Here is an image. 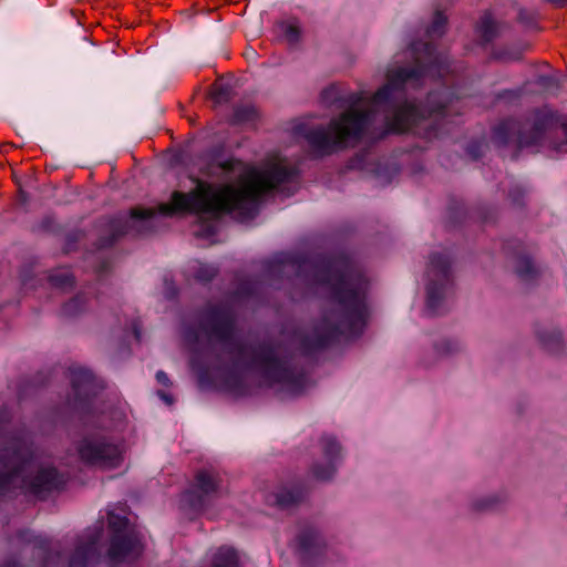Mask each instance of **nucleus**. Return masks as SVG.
I'll list each match as a JSON object with an SVG mask.
<instances>
[{
    "label": "nucleus",
    "instance_id": "obj_20",
    "mask_svg": "<svg viewBox=\"0 0 567 567\" xmlns=\"http://www.w3.org/2000/svg\"><path fill=\"white\" fill-rule=\"evenodd\" d=\"M515 271L519 278L525 281L534 279L537 275V270L534 267L532 260L527 257H519L516 260Z\"/></svg>",
    "mask_w": 567,
    "mask_h": 567
},
{
    "label": "nucleus",
    "instance_id": "obj_24",
    "mask_svg": "<svg viewBox=\"0 0 567 567\" xmlns=\"http://www.w3.org/2000/svg\"><path fill=\"white\" fill-rule=\"evenodd\" d=\"M446 24V18L437 12L434 17V20L431 27L427 29V33L430 37H441L444 33Z\"/></svg>",
    "mask_w": 567,
    "mask_h": 567
},
{
    "label": "nucleus",
    "instance_id": "obj_5",
    "mask_svg": "<svg viewBox=\"0 0 567 567\" xmlns=\"http://www.w3.org/2000/svg\"><path fill=\"white\" fill-rule=\"evenodd\" d=\"M0 444L3 445L0 450V496L13 488H27L41 495L62 483L53 467L39 468L34 477H29L35 464L25 439L1 436Z\"/></svg>",
    "mask_w": 567,
    "mask_h": 567
},
{
    "label": "nucleus",
    "instance_id": "obj_22",
    "mask_svg": "<svg viewBox=\"0 0 567 567\" xmlns=\"http://www.w3.org/2000/svg\"><path fill=\"white\" fill-rule=\"evenodd\" d=\"M257 113L254 106L244 105L237 106L234 111L233 122L234 123H246L250 122L256 117Z\"/></svg>",
    "mask_w": 567,
    "mask_h": 567
},
{
    "label": "nucleus",
    "instance_id": "obj_17",
    "mask_svg": "<svg viewBox=\"0 0 567 567\" xmlns=\"http://www.w3.org/2000/svg\"><path fill=\"white\" fill-rule=\"evenodd\" d=\"M537 337L539 341L546 347L549 351H558L561 348V333L557 330H538Z\"/></svg>",
    "mask_w": 567,
    "mask_h": 567
},
{
    "label": "nucleus",
    "instance_id": "obj_25",
    "mask_svg": "<svg viewBox=\"0 0 567 567\" xmlns=\"http://www.w3.org/2000/svg\"><path fill=\"white\" fill-rule=\"evenodd\" d=\"M536 83L548 92H555L559 87L558 80L548 75L538 76Z\"/></svg>",
    "mask_w": 567,
    "mask_h": 567
},
{
    "label": "nucleus",
    "instance_id": "obj_32",
    "mask_svg": "<svg viewBox=\"0 0 567 567\" xmlns=\"http://www.w3.org/2000/svg\"><path fill=\"white\" fill-rule=\"evenodd\" d=\"M78 308H79V298H75L64 306L63 311L65 315L71 316L78 311Z\"/></svg>",
    "mask_w": 567,
    "mask_h": 567
},
{
    "label": "nucleus",
    "instance_id": "obj_29",
    "mask_svg": "<svg viewBox=\"0 0 567 567\" xmlns=\"http://www.w3.org/2000/svg\"><path fill=\"white\" fill-rule=\"evenodd\" d=\"M437 100H439L437 94H431L429 96V104H431V107L427 111L429 115L440 114V113H442L444 111V109H445L444 104L439 103L435 106L433 105Z\"/></svg>",
    "mask_w": 567,
    "mask_h": 567
},
{
    "label": "nucleus",
    "instance_id": "obj_39",
    "mask_svg": "<svg viewBox=\"0 0 567 567\" xmlns=\"http://www.w3.org/2000/svg\"><path fill=\"white\" fill-rule=\"evenodd\" d=\"M3 567H19V565L16 561H8Z\"/></svg>",
    "mask_w": 567,
    "mask_h": 567
},
{
    "label": "nucleus",
    "instance_id": "obj_1",
    "mask_svg": "<svg viewBox=\"0 0 567 567\" xmlns=\"http://www.w3.org/2000/svg\"><path fill=\"white\" fill-rule=\"evenodd\" d=\"M411 54L415 66L390 70L386 84L373 95L365 112L351 109L333 118L327 127L307 131L305 138L317 155H328L358 143L374 113L384 112L388 131L395 133L409 131L424 117V113L414 104L403 102L399 94L404 84L417 82L426 74L435 75L433 69L439 58L429 43L413 44Z\"/></svg>",
    "mask_w": 567,
    "mask_h": 567
},
{
    "label": "nucleus",
    "instance_id": "obj_9",
    "mask_svg": "<svg viewBox=\"0 0 567 567\" xmlns=\"http://www.w3.org/2000/svg\"><path fill=\"white\" fill-rule=\"evenodd\" d=\"M154 208L135 207L130 210V216H118L111 220L109 230L111 237L107 240H101L100 247L111 246L120 236L126 234H144L153 228V221L156 216Z\"/></svg>",
    "mask_w": 567,
    "mask_h": 567
},
{
    "label": "nucleus",
    "instance_id": "obj_14",
    "mask_svg": "<svg viewBox=\"0 0 567 567\" xmlns=\"http://www.w3.org/2000/svg\"><path fill=\"white\" fill-rule=\"evenodd\" d=\"M71 383L79 399H86L95 394L96 384L91 371L84 368H72Z\"/></svg>",
    "mask_w": 567,
    "mask_h": 567
},
{
    "label": "nucleus",
    "instance_id": "obj_43",
    "mask_svg": "<svg viewBox=\"0 0 567 567\" xmlns=\"http://www.w3.org/2000/svg\"><path fill=\"white\" fill-rule=\"evenodd\" d=\"M55 558H56V559H59V558H60V553H59V551L55 554Z\"/></svg>",
    "mask_w": 567,
    "mask_h": 567
},
{
    "label": "nucleus",
    "instance_id": "obj_36",
    "mask_svg": "<svg viewBox=\"0 0 567 567\" xmlns=\"http://www.w3.org/2000/svg\"><path fill=\"white\" fill-rule=\"evenodd\" d=\"M157 394H158V396H159L162 400H164L167 404H172V403H173V398H172L169 394H167V393H165V392H163V391H158V392H157Z\"/></svg>",
    "mask_w": 567,
    "mask_h": 567
},
{
    "label": "nucleus",
    "instance_id": "obj_33",
    "mask_svg": "<svg viewBox=\"0 0 567 567\" xmlns=\"http://www.w3.org/2000/svg\"><path fill=\"white\" fill-rule=\"evenodd\" d=\"M156 380H157L158 383H161L164 386H169L171 385L169 378L167 377V374L164 371H157Z\"/></svg>",
    "mask_w": 567,
    "mask_h": 567
},
{
    "label": "nucleus",
    "instance_id": "obj_13",
    "mask_svg": "<svg viewBox=\"0 0 567 567\" xmlns=\"http://www.w3.org/2000/svg\"><path fill=\"white\" fill-rule=\"evenodd\" d=\"M322 444L328 461L324 464L315 463L311 467V475L317 481L326 482L331 480L336 473V466L332 461L339 454L340 446L332 437H323Z\"/></svg>",
    "mask_w": 567,
    "mask_h": 567
},
{
    "label": "nucleus",
    "instance_id": "obj_18",
    "mask_svg": "<svg viewBox=\"0 0 567 567\" xmlns=\"http://www.w3.org/2000/svg\"><path fill=\"white\" fill-rule=\"evenodd\" d=\"M212 567H238V558L234 549L221 547L214 556Z\"/></svg>",
    "mask_w": 567,
    "mask_h": 567
},
{
    "label": "nucleus",
    "instance_id": "obj_10",
    "mask_svg": "<svg viewBox=\"0 0 567 567\" xmlns=\"http://www.w3.org/2000/svg\"><path fill=\"white\" fill-rule=\"evenodd\" d=\"M427 307L435 310L450 282V261L441 254H433L427 267Z\"/></svg>",
    "mask_w": 567,
    "mask_h": 567
},
{
    "label": "nucleus",
    "instance_id": "obj_15",
    "mask_svg": "<svg viewBox=\"0 0 567 567\" xmlns=\"http://www.w3.org/2000/svg\"><path fill=\"white\" fill-rule=\"evenodd\" d=\"M305 497V491L300 487H284L275 494V504L280 508H289L300 503Z\"/></svg>",
    "mask_w": 567,
    "mask_h": 567
},
{
    "label": "nucleus",
    "instance_id": "obj_42",
    "mask_svg": "<svg viewBox=\"0 0 567 567\" xmlns=\"http://www.w3.org/2000/svg\"><path fill=\"white\" fill-rule=\"evenodd\" d=\"M362 100H364V96L360 95L353 101V103L355 104L358 102H361Z\"/></svg>",
    "mask_w": 567,
    "mask_h": 567
},
{
    "label": "nucleus",
    "instance_id": "obj_19",
    "mask_svg": "<svg viewBox=\"0 0 567 567\" xmlns=\"http://www.w3.org/2000/svg\"><path fill=\"white\" fill-rule=\"evenodd\" d=\"M478 32L486 42L492 41L498 33V25L489 14H484L478 25Z\"/></svg>",
    "mask_w": 567,
    "mask_h": 567
},
{
    "label": "nucleus",
    "instance_id": "obj_35",
    "mask_svg": "<svg viewBox=\"0 0 567 567\" xmlns=\"http://www.w3.org/2000/svg\"><path fill=\"white\" fill-rule=\"evenodd\" d=\"M495 499L494 498H487L485 501H483L481 504H480V509H487V508H491L494 504Z\"/></svg>",
    "mask_w": 567,
    "mask_h": 567
},
{
    "label": "nucleus",
    "instance_id": "obj_40",
    "mask_svg": "<svg viewBox=\"0 0 567 567\" xmlns=\"http://www.w3.org/2000/svg\"><path fill=\"white\" fill-rule=\"evenodd\" d=\"M334 92V89H328V90H324L323 91V96L326 97V95L330 94V93H333Z\"/></svg>",
    "mask_w": 567,
    "mask_h": 567
},
{
    "label": "nucleus",
    "instance_id": "obj_11",
    "mask_svg": "<svg viewBox=\"0 0 567 567\" xmlns=\"http://www.w3.org/2000/svg\"><path fill=\"white\" fill-rule=\"evenodd\" d=\"M196 488L200 493L199 496L195 497L194 493L189 492L185 494V498L188 504L196 511L205 507V497H212L219 493L220 485L216 475L200 471L196 475Z\"/></svg>",
    "mask_w": 567,
    "mask_h": 567
},
{
    "label": "nucleus",
    "instance_id": "obj_8",
    "mask_svg": "<svg viewBox=\"0 0 567 567\" xmlns=\"http://www.w3.org/2000/svg\"><path fill=\"white\" fill-rule=\"evenodd\" d=\"M127 524L126 517L109 513V527L114 532L109 557L114 563L137 557L142 553L141 539L134 532L126 530Z\"/></svg>",
    "mask_w": 567,
    "mask_h": 567
},
{
    "label": "nucleus",
    "instance_id": "obj_12",
    "mask_svg": "<svg viewBox=\"0 0 567 567\" xmlns=\"http://www.w3.org/2000/svg\"><path fill=\"white\" fill-rule=\"evenodd\" d=\"M102 530L97 528L85 535L84 539L76 546L70 559V567H89L97 559L96 545L101 538Z\"/></svg>",
    "mask_w": 567,
    "mask_h": 567
},
{
    "label": "nucleus",
    "instance_id": "obj_37",
    "mask_svg": "<svg viewBox=\"0 0 567 567\" xmlns=\"http://www.w3.org/2000/svg\"><path fill=\"white\" fill-rule=\"evenodd\" d=\"M519 20H520L522 22L529 23V20H530V19H529V17H528L527 12H525V11L520 10V11H519Z\"/></svg>",
    "mask_w": 567,
    "mask_h": 567
},
{
    "label": "nucleus",
    "instance_id": "obj_2",
    "mask_svg": "<svg viewBox=\"0 0 567 567\" xmlns=\"http://www.w3.org/2000/svg\"><path fill=\"white\" fill-rule=\"evenodd\" d=\"M208 177L237 179V184L214 187L208 183L196 181V187L189 193L174 192L172 204H161L158 213L171 216L175 212H189L213 218L221 214L234 213L238 218H252L258 208L260 196L290 181L296 169L286 159L278 158L261 169L247 168L236 159L214 158L200 166Z\"/></svg>",
    "mask_w": 567,
    "mask_h": 567
},
{
    "label": "nucleus",
    "instance_id": "obj_16",
    "mask_svg": "<svg viewBox=\"0 0 567 567\" xmlns=\"http://www.w3.org/2000/svg\"><path fill=\"white\" fill-rule=\"evenodd\" d=\"M19 537L27 543H32L38 550V555L43 556L45 566L51 564V554L49 553V542L41 536H33L29 532H22Z\"/></svg>",
    "mask_w": 567,
    "mask_h": 567
},
{
    "label": "nucleus",
    "instance_id": "obj_34",
    "mask_svg": "<svg viewBox=\"0 0 567 567\" xmlns=\"http://www.w3.org/2000/svg\"><path fill=\"white\" fill-rule=\"evenodd\" d=\"M51 280L58 285L64 286V285H72L73 280L71 277L65 276L63 280H60L58 276H52Z\"/></svg>",
    "mask_w": 567,
    "mask_h": 567
},
{
    "label": "nucleus",
    "instance_id": "obj_27",
    "mask_svg": "<svg viewBox=\"0 0 567 567\" xmlns=\"http://www.w3.org/2000/svg\"><path fill=\"white\" fill-rule=\"evenodd\" d=\"M457 349L456 344L449 341L443 340L440 343L435 344L434 350L437 357H444L452 352H454Z\"/></svg>",
    "mask_w": 567,
    "mask_h": 567
},
{
    "label": "nucleus",
    "instance_id": "obj_6",
    "mask_svg": "<svg viewBox=\"0 0 567 567\" xmlns=\"http://www.w3.org/2000/svg\"><path fill=\"white\" fill-rule=\"evenodd\" d=\"M558 124L556 113L547 106L535 110L523 123L505 121L495 130V138L507 144L516 133L518 147H530L543 141L544 136Z\"/></svg>",
    "mask_w": 567,
    "mask_h": 567
},
{
    "label": "nucleus",
    "instance_id": "obj_21",
    "mask_svg": "<svg viewBox=\"0 0 567 567\" xmlns=\"http://www.w3.org/2000/svg\"><path fill=\"white\" fill-rule=\"evenodd\" d=\"M299 543L303 550L311 551L322 544L321 537L316 529H307L299 536Z\"/></svg>",
    "mask_w": 567,
    "mask_h": 567
},
{
    "label": "nucleus",
    "instance_id": "obj_7",
    "mask_svg": "<svg viewBox=\"0 0 567 567\" xmlns=\"http://www.w3.org/2000/svg\"><path fill=\"white\" fill-rule=\"evenodd\" d=\"M76 450L82 462L101 468H115L123 460L120 447L104 437H84Z\"/></svg>",
    "mask_w": 567,
    "mask_h": 567
},
{
    "label": "nucleus",
    "instance_id": "obj_3",
    "mask_svg": "<svg viewBox=\"0 0 567 567\" xmlns=\"http://www.w3.org/2000/svg\"><path fill=\"white\" fill-rule=\"evenodd\" d=\"M298 268L315 270V282L329 293L328 305L311 333L301 339L305 351L326 347L339 334L359 333L368 315L365 305L367 281L344 260H334L318 266L303 261Z\"/></svg>",
    "mask_w": 567,
    "mask_h": 567
},
{
    "label": "nucleus",
    "instance_id": "obj_23",
    "mask_svg": "<svg viewBox=\"0 0 567 567\" xmlns=\"http://www.w3.org/2000/svg\"><path fill=\"white\" fill-rule=\"evenodd\" d=\"M212 97L215 101V103H218V104L226 103V102L230 101L233 97L231 89L228 85L217 84L214 87Z\"/></svg>",
    "mask_w": 567,
    "mask_h": 567
},
{
    "label": "nucleus",
    "instance_id": "obj_26",
    "mask_svg": "<svg viewBox=\"0 0 567 567\" xmlns=\"http://www.w3.org/2000/svg\"><path fill=\"white\" fill-rule=\"evenodd\" d=\"M284 34L290 44H296L300 40L301 31L296 24H285Z\"/></svg>",
    "mask_w": 567,
    "mask_h": 567
},
{
    "label": "nucleus",
    "instance_id": "obj_38",
    "mask_svg": "<svg viewBox=\"0 0 567 567\" xmlns=\"http://www.w3.org/2000/svg\"><path fill=\"white\" fill-rule=\"evenodd\" d=\"M561 127H563V131L566 135V142H567V116L565 117V120L561 122Z\"/></svg>",
    "mask_w": 567,
    "mask_h": 567
},
{
    "label": "nucleus",
    "instance_id": "obj_41",
    "mask_svg": "<svg viewBox=\"0 0 567 567\" xmlns=\"http://www.w3.org/2000/svg\"><path fill=\"white\" fill-rule=\"evenodd\" d=\"M468 152H470V154H472V155H473V157H475V158L478 156V153H476V152H475L474 150H472V148H470V150H468Z\"/></svg>",
    "mask_w": 567,
    "mask_h": 567
},
{
    "label": "nucleus",
    "instance_id": "obj_28",
    "mask_svg": "<svg viewBox=\"0 0 567 567\" xmlns=\"http://www.w3.org/2000/svg\"><path fill=\"white\" fill-rule=\"evenodd\" d=\"M217 274V270L212 266H200L196 271V278L203 281L212 280Z\"/></svg>",
    "mask_w": 567,
    "mask_h": 567
},
{
    "label": "nucleus",
    "instance_id": "obj_4",
    "mask_svg": "<svg viewBox=\"0 0 567 567\" xmlns=\"http://www.w3.org/2000/svg\"><path fill=\"white\" fill-rule=\"evenodd\" d=\"M234 321L229 308L212 306L202 313L199 324L212 343L220 344L223 351L230 354L235 365L258 369L267 385L280 384L284 391L298 393L301 379L277 360L271 348L241 344L235 338Z\"/></svg>",
    "mask_w": 567,
    "mask_h": 567
},
{
    "label": "nucleus",
    "instance_id": "obj_30",
    "mask_svg": "<svg viewBox=\"0 0 567 567\" xmlns=\"http://www.w3.org/2000/svg\"><path fill=\"white\" fill-rule=\"evenodd\" d=\"M525 189L522 186H514L513 189L509 192V197L514 204H522V199L525 195Z\"/></svg>",
    "mask_w": 567,
    "mask_h": 567
},
{
    "label": "nucleus",
    "instance_id": "obj_31",
    "mask_svg": "<svg viewBox=\"0 0 567 567\" xmlns=\"http://www.w3.org/2000/svg\"><path fill=\"white\" fill-rule=\"evenodd\" d=\"M296 264L297 262L291 259L280 260V261L274 262V269H278L280 271H288L289 269H295Z\"/></svg>",
    "mask_w": 567,
    "mask_h": 567
}]
</instances>
